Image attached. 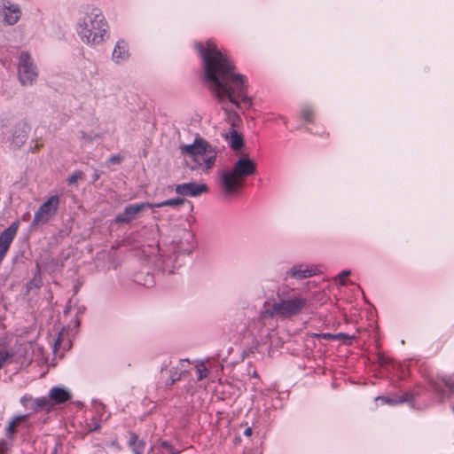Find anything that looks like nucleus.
Returning a JSON list of instances; mask_svg holds the SVG:
<instances>
[{"label": "nucleus", "mask_w": 454, "mask_h": 454, "mask_svg": "<svg viewBox=\"0 0 454 454\" xmlns=\"http://www.w3.org/2000/svg\"><path fill=\"white\" fill-rule=\"evenodd\" d=\"M169 372H170V378L166 382L167 386H172L173 384H175L176 381L180 380V374L177 375L176 372L170 370Z\"/></svg>", "instance_id": "393cba45"}, {"label": "nucleus", "mask_w": 454, "mask_h": 454, "mask_svg": "<svg viewBox=\"0 0 454 454\" xmlns=\"http://www.w3.org/2000/svg\"><path fill=\"white\" fill-rule=\"evenodd\" d=\"M7 450V445L5 442H0V454H4Z\"/></svg>", "instance_id": "473e14b6"}, {"label": "nucleus", "mask_w": 454, "mask_h": 454, "mask_svg": "<svg viewBox=\"0 0 454 454\" xmlns=\"http://www.w3.org/2000/svg\"><path fill=\"white\" fill-rule=\"evenodd\" d=\"M112 445H113V446H115V447H117V448H119V443L117 442V441H116V440H115V441H113Z\"/></svg>", "instance_id": "c03bdc74"}, {"label": "nucleus", "mask_w": 454, "mask_h": 454, "mask_svg": "<svg viewBox=\"0 0 454 454\" xmlns=\"http://www.w3.org/2000/svg\"><path fill=\"white\" fill-rule=\"evenodd\" d=\"M1 123L3 127L12 126L8 141L12 149H18L26 143L31 129L27 119L9 115L3 117Z\"/></svg>", "instance_id": "423d86ee"}, {"label": "nucleus", "mask_w": 454, "mask_h": 454, "mask_svg": "<svg viewBox=\"0 0 454 454\" xmlns=\"http://www.w3.org/2000/svg\"><path fill=\"white\" fill-rule=\"evenodd\" d=\"M100 177V173L98 171H95L94 174H93V182H96L99 179Z\"/></svg>", "instance_id": "c9c22d12"}, {"label": "nucleus", "mask_w": 454, "mask_h": 454, "mask_svg": "<svg viewBox=\"0 0 454 454\" xmlns=\"http://www.w3.org/2000/svg\"><path fill=\"white\" fill-rule=\"evenodd\" d=\"M121 161V157L119 155L111 156L108 160V162L111 164H119Z\"/></svg>", "instance_id": "c756f323"}, {"label": "nucleus", "mask_w": 454, "mask_h": 454, "mask_svg": "<svg viewBox=\"0 0 454 454\" xmlns=\"http://www.w3.org/2000/svg\"><path fill=\"white\" fill-rule=\"evenodd\" d=\"M108 25L101 10L87 6L77 21V33L86 43L98 44L104 41Z\"/></svg>", "instance_id": "f03ea898"}, {"label": "nucleus", "mask_w": 454, "mask_h": 454, "mask_svg": "<svg viewBox=\"0 0 454 454\" xmlns=\"http://www.w3.org/2000/svg\"><path fill=\"white\" fill-rule=\"evenodd\" d=\"M315 274V269L302 264L293 266L286 275L295 279H304Z\"/></svg>", "instance_id": "4468645a"}, {"label": "nucleus", "mask_w": 454, "mask_h": 454, "mask_svg": "<svg viewBox=\"0 0 454 454\" xmlns=\"http://www.w3.org/2000/svg\"><path fill=\"white\" fill-rule=\"evenodd\" d=\"M195 46L202 59L205 77L218 100L227 98L237 107H239L238 98L249 103L246 77L234 72L235 66L231 59L211 41H207L206 45L197 43Z\"/></svg>", "instance_id": "f257e3e1"}, {"label": "nucleus", "mask_w": 454, "mask_h": 454, "mask_svg": "<svg viewBox=\"0 0 454 454\" xmlns=\"http://www.w3.org/2000/svg\"><path fill=\"white\" fill-rule=\"evenodd\" d=\"M38 77V70L31 55L22 51L18 62V78L22 86H32Z\"/></svg>", "instance_id": "0eeeda50"}, {"label": "nucleus", "mask_w": 454, "mask_h": 454, "mask_svg": "<svg viewBox=\"0 0 454 454\" xmlns=\"http://www.w3.org/2000/svg\"><path fill=\"white\" fill-rule=\"evenodd\" d=\"M433 387H434V389L435 391H437V392H443V390L442 389V387H441V386H440V384H439V383L434 382V385H433Z\"/></svg>", "instance_id": "72a5a7b5"}, {"label": "nucleus", "mask_w": 454, "mask_h": 454, "mask_svg": "<svg viewBox=\"0 0 454 454\" xmlns=\"http://www.w3.org/2000/svg\"><path fill=\"white\" fill-rule=\"evenodd\" d=\"M184 202H185L184 199L178 197L176 199L167 200L160 203H156L153 205H154V207H167V206L177 207L184 205Z\"/></svg>", "instance_id": "aec40b11"}, {"label": "nucleus", "mask_w": 454, "mask_h": 454, "mask_svg": "<svg viewBox=\"0 0 454 454\" xmlns=\"http://www.w3.org/2000/svg\"><path fill=\"white\" fill-rule=\"evenodd\" d=\"M170 363H164L160 368V372H163L164 371H166Z\"/></svg>", "instance_id": "58836bf2"}, {"label": "nucleus", "mask_w": 454, "mask_h": 454, "mask_svg": "<svg viewBox=\"0 0 454 454\" xmlns=\"http://www.w3.org/2000/svg\"><path fill=\"white\" fill-rule=\"evenodd\" d=\"M34 403H35L34 410L35 411H50L53 408V403L51 402L49 397L36 398L34 401Z\"/></svg>", "instance_id": "a211bd4d"}, {"label": "nucleus", "mask_w": 454, "mask_h": 454, "mask_svg": "<svg viewBox=\"0 0 454 454\" xmlns=\"http://www.w3.org/2000/svg\"><path fill=\"white\" fill-rule=\"evenodd\" d=\"M334 339L336 340H350L351 337L346 333H338L334 335Z\"/></svg>", "instance_id": "2f4dec72"}, {"label": "nucleus", "mask_w": 454, "mask_h": 454, "mask_svg": "<svg viewBox=\"0 0 454 454\" xmlns=\"http://www.w3.org/2000/svg\"><path fill=\"white\" fill-rule=\"evenodd\" d=\"M350 270H343L340 275H339V278H340V284L341 285H344L345 282H344V278L350 275Z\"/></svg>", "instance_id": "7c9ffc66"}, {"label": "nucleus", "mask_w": 454, "mask_h": 454, "mask_svg": "<svg viewBox=\"0 0 454 454\" xmlns=\"http://www.w3.org/2000/svg\"><path fill=\"white\" fill-rule=\"evenodd\" d=\"M154 263L157 268L165 270V259L161 258L160 255L159 257H156Z\"/></svg>", "instance_id": "a878e982"}, {"label": "nucleus", "mask_w": 454, "mask_h": 454, "mask_svg": "<svg viewBox=\"0 0 454 454\" xmlns=\"http://www.w3.org/2000/svg\"><path fill=\"white\" fill-rule=\"evenodd\" d=\"M71 393L60 387H54L50 390L49 399L54 404L64 403L71 399Z\"/></svg>", "instance_id": "ddd939ff"}, {"label": "nucleus", "mask_w": 454, "mask_h": 454, "mask_svg": "<svg viewBox=\"0 0 454 454\" xmlns=\"http://www.w3.org/2000/svg\"><path fill=\"white\" fill-rule=\"evenodd\" d=\"M207 369L205 366H202L201 368H198V380H203L207 376Z\"/></svg>", "instance_id": "bb28decb"}, {"label": "nucleus", "mask_w": 454, "mask_h": 454, "mask_svg": "<svg viewBox=\"0 0 454 454\" xmlns=\"http://www.w3.org/2000/svg\"><path fill=\"white\" fill-rule=\"evenodd\" d=\"M98 428H99V424H98V422H96V423L94 424L93 428H91L90 430H91V431H95V430H98Z\"/></svg>", "instance_id": "a19ab883"}, {"label": "nucleus", "mask_w": 454, "mask_h": 454, "mask_svg": "<svg viewBox=\"0 0 454 454\" xmlns=\"http://www.w3.org/2000/svg\"><path fill=\"white\" fill-rule=\"evenodd\" d=\"M129 445L135 454L143 453L145 443L143 441L138 440L137 435L133 432L129 433Z\"/></svg>", "instance_id": "f3484780"}, {"label": "nucleus", "mask_w": 454, "mask_h": 454, "mask_svg": "<svg viewBox=\"0 0 454 454\" xmlns=\"http://www.w3.org/2000/svg\"><path fill=\"white\" fill-rule=\"evenodd\" d=\"M27 415H19L13 418V419L10 422L8 427H6V435L7 437H12L15 432L17 427L23 421L27 419Z\"/></svg>", "instance_id": "6ab92c4d"}, {"label": "nucleus", "mask_w": 454, "mask_h": 454, "mask_svg": "<svg viewBox=\"0 0 454 454\" xmlns=\"http://www.w3.org/2000/svg\"><path fill=\"white\" fill-rule=\"evenodd\" d=\"M226 139L229 140L230 145L234 151L240 150L244 145L241 134L238 133L233 129L230 131L229 136H226Z\"/></svg>", "instance_id": "dca6fc26"}, {"label": "nucleus", "mask_w": 454, "mask_h": 454, "mask_svg": "<svg viewBox=\"0 0 454 454\" xmlns=\"http://www.w3.org/2000/svg\"><path fill=\"white\" fill-rule=\"evenodd\" d=\"M180 362H181V363H183V362H189V361H188V359H185V360L181 359V361H180Z\"/></svg>", "instance_id": "49530a36"}, {"label": "nucleus", "mask_w": 454, "mask_h": 454, "mask_svg": "<svg viewBox=\"0 0 454 454\" xmlns=\"http://www.w3.org/2000/svg\"><path fill=\"white\" fill-rule=\"evenodd\" d=\"M279 301L269 305L264 310V317L273 318L278 317L281 318H289L296 316L307 307L308 301L301 296H293L289 298H283L280 294H278Z\"/></svg>", "instance_id": "39448f33"}, {"label": "nucleus", "mask_w": 454, "mask_h": 454, "mask_svg": "<svg viewBox=\"0 0 454 454\" xmlns=\"http://www.w3.org/2000/svg\"><path fill=\"white\" fill-rule=\"evenodd\" d=\"M57 452H58V446L56 445V446L52 449V450H51V454H57Z\"/></svg>", "instance_id": "79ce46f5"}, {"label": "nucleus", "mask_w": 454, "mask_h": 454, "mask_svg": "<svg viewBox=\"0 0 454 454\" xmlns=\"http://www.w3.org/2000/svg\"><path fill=\"white\" fill-rule=\"evenodd\" d=\"M20 227V222L14 221L8 228L0 233V263L3 262Z\"/></svg>", "instance_id": "9b49d317"}, {"label": "nucleus", "mask_w": 454, "mask_h": 454, "mask_svg": "<svg viewBox=\"0 0 454 454\" xmlns=\"http://www.w3.org/2000/svg\"><path fill=\"white\" fill-rule=\"evenodd\" d=\"M312 111L309 109H304L302 111V117L307 121H311Z\"/></svg>", "instance_id": "c85d7f7f"}, {"label": "nucleus", "mask_w": 454, "mask_h": 454, "mask_svg": "<svg viewBox=\"0 0 454 454\" xmlns=\"http://www.w3.org/2000/svg\"><path fill=\"white\" fill-rule=\"evenodd\" d=\"M154 205L152 203L129 204L125 207L121 213L115 216L117 223H129L131 221L139 217V215L147 208H153Z\"/></svg>", "instance_id": "1a4fd4ad"}, {"label": "nucleus", "mask_w": 454, "mask_h": 454, "mask_svg": "<svg viewBox=\"0 0 454 454\" xmlns=\"http://www.w3.org/2000/svg\"><path fill=\"white\" fill-rule=\"evenodd\" d=\"M176 192L184 197H198L208 192V187L205 184H198L195 182L184 183L176 185Z\"/></svg>", "instance_id": "f8f14e48"}, {"label": "nucleus", "mask_w": 454, "mask_h": 454, "mask_svg": "<svg viewBox=\"0 0 454 454\" xmlns=\"http://www.w3.org/2000/svg\"><path fill=\"white\" fill-rule=\"evenodd\" d=\"M32 398L29 396H23L20 400V403L23 404V405H27V402L28 401H31Z\"/></svg>", "instance_id": "f704fd0d"}, {"label": "nucleus", "mask_w": 454, "mask_h": 454, "mask_svg": "<svg viewBox=\"0 0 454 454\" xmlns=\"http://www.w3.org/2000/svg\"><path fill=\"white\" fill-rule=\"evenodd\" d=\"M40 146H41L40 145L36 144L35 150L33 152H36L37 150H39Z\"/></svg>", "instance_id": "a18cd8bd"}, {"label": "nucleus", "mask_w": 454, "mask_h": 454, "mask_svg": "<svg viewBox=\"0 0 454 454\" xmlns=\"http://www.w3.org/2000/svg\"><path fill=\"white\" fill-rule=\"evenodd\" d=\"M0 15L3 21L9 25H15L21 17V10L17 4H13L9 0L0 1Z\"/></svg>", "instance_id": "9d476101"}, {"label": "nucleus", "mask_w": 454, "mask_h": 454, "mask_svg": "<svg viewBox=\"0 0 454 454\" xmlns=\"http://www.w3.org/2000/svg\"><path fill=\"white\" fill-rule=\"evenodd\" d=\"M59 345H60V340H59V339L56 340L55 345H54V346H55V348H56L58 346H59Z\"/></svg>", "instance_id": "37998d69"}, {"label": "nucleus", "mask_w": 454, "mask_h": 454, "mask_svg": "<svg viewBox=\"0 0 454 454\" xmlns=\"http://www.w3.org/2000/svg\"><path fill=\"white\" fill-rule=\"evenodd\" d=\"M83 176V173L82 171H75L74 173H73L68 178H67V183L69 185H74L76 184L77 181L79 179H82Z\"/></svg>", "instance_id": "4be33fe9"}, {"label": "nucleus", "mask_w": 454, "mask_h": 454, "mask_svg": "<svg viewBox=\"0 0 454 454\" xmlns=\"http://www.w3.org/2000/svg\"><path fill=\"white\" fill-rule=\"evenodd\" d=\"M256 172L255 162L247 155L241 156L231 169L221 173L220 184L225 194L231 195L238 192L242 187L246 177Z\"/></svg>", "instance_id": "7ed1b4c3"}, {"label": "nucleus", "mask_w": 454, "mask_h": 454, "mask_svg": "<svg viewBox=\"0 0 454 454\" xmlns=\"http://www.w3.org/2000/svg\"><path fill=\"white\" fill-rule=\"evenodd\" d=\"M441 380L450 392L452 393L454 390V380L449 376H443L441 378Z\"/></svg>", "instance_id": "b1692460"}, {"label": "nucleus", "mask_w": 454, "mask_h": 454, "mask_svg": "<svg viewBox=\"0 0 454 454\" xmlns=\"http://www.w3.org/2000/svg\"><path fill=\"white\" fill-rule=\"evenodd\" d=\"M322 337L324 339H326V340H329V339H334V335L333 334H331V333H324L322 335Z\"/></svg>", "instance_id": "e433bc0d"}, {"label": "nucleus", "mask_w": 454, "mask_h": 454, "mask_svg": "<svg viewBox=\"0 0 454 454\" xmlns=\"http://www.w3.org/2000/svg\"><path fill=\"white\" fill-rule=\"evenodd\" d=\"M244 434L246 436H250L252 434V428L251 427H247L244 431Z\"/></svg>", "instance_id": "4c0bfd02"}, {"label": "nucleus", "mask_w": 454, "mask_h": 454, "mask_svg": "<svg viewBox=\"0 0 454 454\" xmlns=\"http://www.w3.org/2000/svg\"><path fill=\"white\" fill-rule=\"evenodd\" d=\"M129 57L128 43L124 40H119L113 51V59L120 64L126 61Z\"/></svg>", "instance_id": "2eb2a0df"}, {"label": "nucleus", "mask_w": 454, "mask_h": 454, "mask_svg": "<svg viewBox=\"0 0 454 454\" xmlns=\"http://www.w3.org/2000/svg\"><path fill=\"white\" fill-rule=\"evenodd\" d=\"M162 447L167 449V450H170L171 449L170 444L168 442H162Z\"/></svg>", "instance_id": "ea45409f"}, {"label": "nucleus", "mask_w": 454, "mask_h": 454, "mask_svg": "<svg viewBox=\"0 0 454 454\" xmlns=\"http://www.w3.org/2000/svg\"><path fill=\"white\" fill-rule=\"evenodd\" d=\"M182 154L192 158V169L202 168L208 170L213 168L216 160V149L201 137H197L192 145H181Z\"/></svg>", "instance_id": "20e7f679"}, {"label": "nucleus", "mask_w": 454, "mask_h": 454, "mask_svg": "<svg viewBox=\"0 0 454 454\" xmlns=\"http://www.w3.org/2000/svg\"><path fill=\"white\" fill-rule=\"evenodd\" d=\"M42 284L43 283H42L41 276H40V274H37L34 277V278L32 280L29 281V283L27 284V288L28 289L39 288V287H41Z\"/></svg>", "instance_id": "412c9836"}, {"label": "nucleus", "mask_w": 454, "mask_h": 454, "mask_svg": "<svg viewBox=\"0 0 454 454\" xmlns=\"http://www.w3.org/2000/svg\"><path fill=\"white\" fill-rule=\"evenodd\" d=\"M225 112L227 114V118L229 121L231 123L233 127L236 126V122L240 121L239 116L237 114V113L229 111L227 109H225Z\"/></svg>", "instance_id": "5701e85b"}, {"label": "nucleus", "mask_w": 454, "mask_h": 454, "mask_svg": "<svg viewBox=\"0 0 454 454\" xmlns=\"http://www.w3.org/2000/svg\"><path fill=\"white\" fill-rule=\"evenodd\" d=\"M59 198L57 195L51 196L47 201L40 206L35 214L30 229L36 230L39 226L46 224L53 217L58 210Z\"/></svg>", "instance_id": "6e6552de"}, {"label": "nucleus", "mask_w": 454, "mask_h": 454, "mask_svg": "<svg viewBox=\"0 0 454 454\" xmlns=\"http://www.w3.org/2000/svg\"><path fill=\"white\" fill-rule=\"evenodd\" d=\"M378 399H380L384 403H388V404H396L398 403H403V400L397 401L396 399H392V398H387V397H381V396L378 397Z\"/></svg>", "instance_id": "cd10ccee"}]
</instances>
